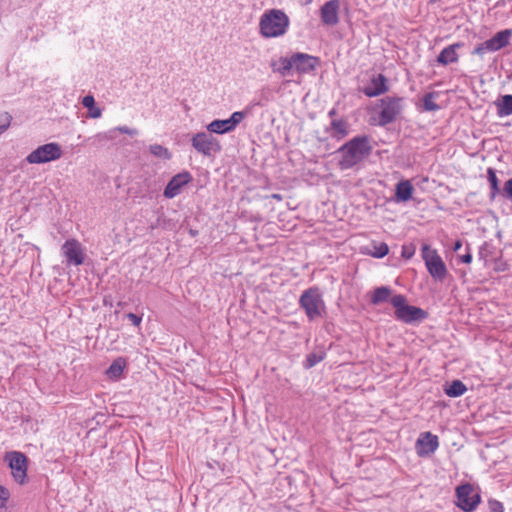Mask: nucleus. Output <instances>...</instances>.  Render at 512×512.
<instances>
[{"label": "nucleus", "instance_id": "obj_41", "mask_svg": "<svg viewBox=\"0 0 512 512\" xmlns=\"http://www.w3.org/2000/svg\"><path fill=\"white\" fill-rule=\"evenodd\" d=\"M272 197L275 198V199H281V196L278 195V194H274Z\"/></svg>", "mask_w": 512, "mask_h": 512}, {"label": "nucleus", "instance_id": "obj_21", "mask_svg": "<svg viewBox=\"0 0 512 512\" xmlns=\"http://www.w3.org/2000/svg\"><path fill=\"white\" fill-rule=\"evenodd\" d=\"M279 63L280 66L277 67V63L272 62L271 67L274 72H278L282 76L289 75L290 71L294 68V63L292 62V55L290 57H280Z\"/></svg>", "mask_w": 512, "mask_h": 512}, {"label": "nucleus", "instance_id": "obj_19", "mask_svg": "<svg viewBox=\"0 0 512 512\" xmlns=\"http://www.w3.org/2000/svg\"><path fill=\"white\" fill-rule=\"evenodd\" d=\"M462 43H454L445 47L437 57V62L443 66H446L450 63H456L459 59L457 54V49L462 47Z\"/></svg>", "mask_w": 512, "mask_h": 512}, {"label": "nucleus", "instance_id": "obj_6", "mask_svg": "<svg viewBox=\"0 0 512 512\" xmlns=\"http://www.w3.org/2000/svg\"><path fill=\"white\" fill-rule=\"evenodd\" d=\"M62 156V148L58 143L51 142L39 146L32 151L26 161L29 164H42L60 159Z\"/></svg>", "mask_w": 512, "mask_h": 512}, {"label": "nucleus", "instance_id": "obj_17", "mask_svg": "<svg viewBox=\"0 0 512 512\" xmlns=\"http://www.w3.org/2000/svg\"><path fill=\"white\" fill-rule=\"evenodd\" d=\"M191 179V175L188 172L179 173L172 177L164 190V196L166 198H173L177 196L181 188L187 184Z\"/></svg>", "mask_w": 512, "mask_h": 512}, {"label": "nucleus", "instance_id": "obj_8", "mask_svg": "<svg viewBox=\"0 0 512 512\" xmlns=\"http://www.w3.org/2000/svg\"><path fill=\"white\" fill-rule=\"evenodd\" d=\"M456 505L464 512H473L481 502V496L475 492L474 487L469 484H463L456 488Z\"/></svg>", "mask_w": 512, "mask_h": 512}, {"label": "nucleus", "instance_id": "obj_22", "mask_svg": "<svg viewBox=\"0 0 512 512\" xmlns=\"http://www.w3.org/2000/svg\"><path fill=\"white\" fill-rule=\"evenodd\" d=\"M497 114L500 117L509 116L512 114V95L502 96L499 102H496Z\"/></svg>", "mask_w": 512, "mask_h": 512}, {"label": "nucleus", "instance_id": "obj_40", "mask_svg": "<svg viewBox=\"0 0 512 512\" xmlns=\"http://www.w3.org/2000/svg\"><path fill=\"white\" fill-rule=\"evenodd\" d=\"M462 247V242L460 240H457L455 243H454V246H453V250L454 251H458L460 250Z\"/></svg>", "mask_w": 512, "mask_h": 512}, {"label": "nucleus", "instance_id": "obj_13", "mask_svg": "<svg viewBox=\"0 0 512 512\" xmlns=\"http://www.w3.org/2000/svg\"><path fill=\"white\" fill-rule=\"evenodd\" d=\"M62 253L68 264L79 266L84 262V251L80 242L76 239L67 240L62 246Z\"/></svg>", "mask_w": 512, "mask_h": 512}, {"label": "nucleus", "instance_id": "obj_9", "mask_svg": "<svg viewBox=\"0 0 512 512\" xmlns=\"http://www.w3.org/2000/svg\"><path fill=\"white\" fill-rule=\"evenodd\" d=\"M191 144L198 153L207 157H211L221 151L219 141L211 133H196L191 139Z\"/></svg>", "mask_w": 512, "mask_h": 512}, {"label": "nucleus", "instance_id": "obj_12", "mask_svg": "<svg viewBox=\"0 0 512 512\" xmlns=\"http://www.w3.org/2000/svg\"><path fill=\"white\" fill-rule=\"evenodd\" d=\"M246 117V112L236 111L230 118L224 120H214L207 125L210 133L224 134L233 131L236 126Z\"/></svg>", "mask_w": 512, "mask_h": 512}, {"label": "nucleus", "instance_id": "obj_14", "mask_svg": "<svg viewBox=\"0 0 512 512\" xmlns=\"http://www.w3.org/2000/svg\"><path fill=\"white\" fill-rule=\"evenodd\" d=\"M438 437L431 432H423L416 441V452L419 457H428L438 448Z\"/></svg>", "mask_w": 512, "mask_h": 512}, {"label": "nucleus", "instance_id": "obj_2", "mask_svg": "<svg viewBox=\"0 0 512 512\" xmlns=\"http://www.w3.org/2000/svg\"><path fill=\"white\" fill-rule=\"evenodd\" d=\"M289 26L288 15L280 9L266 10L259 19V33L266 39L284 36Z\"/></svg>", "mask_w": 512, "mask_h": 512}, {"label": "nucleus", "instance_id": "obj_25", "mask_svg": "<svg viewBox=\"0 0 512 512\" xmlns=\"http://www.w3.org/2000/svg\"><path fill=\"white\" fill-rule=\"evenodd\" d=\"M125 366V360L123 358H118L112 362L106 373L109 378H118L122 374Z\"/></svg>", "mask_w": 512, "mask_h": 512}, {"label": "nucleus", "instance_id": "obj_36", "mask_svg": "<svg viewBox=\"0 0 512 512\" xmlns=\"http://www.w3.org/2000/svg\"><path fill=\"white\" fill-rule=\"evenodd\" d=\"M126 317L132 322L133 325L139 326L142 318L134 313H128Z\"/></svg>", "mask_w": 512, "mask_h": 512}, {"label": "nucleus", "instance_id": "obj_27", "mask_svg": "<svg viewBox=\"0 0 512 512\" xmlns=\"http://www.w3.org/2000/svg\"><path fill=\"white\" fill-rule=\"evenodd\" d=\"M391 296V290L388 287H378L375 289L371 302L374 305L386 302Z\"/></svg>", "mask_w": 512, "mask_h": 512}, {"label": "nucleus", "instance_id": "obj_39", "mask_svg": "<svg viewBox=\"0 0 512 512\" xmlns=\"http://www.w3.org/2000/svg\"><path fill=\"white\" fill-rule=\"evenodd\" d=\"M414 254V251L413 250H408L407 248H403V251H402V256L409 259L412 257V255Z\"/></svg>", "mask_w": 512, "mask_h": 512}, {"label": "nucleus", "instance_id": "obj_4", "mask_svg": "<svg viewBox=\"0 0 512 512\" xmlns=\"http://www.w3.org/2000/svg\"><path fill=\"white\" fill-rule=\"evenodd\" d=\"M299 304L311 321L322 317L325 311V303L318 288L305 290L300 296Z\"/></svg>", "mask_w": 512, "mask_h": 512}, {"label": "nucleus", "instance_id": "obj_7", "mask_svg": "<svg viewBox=\"0 0 512 512\" xmlns=\"http://www.w3.org/2000/svg\"><path fill=\"white\" fill-rule=\"evenodd\" d=\"M403 98L385 97L380 100V108L378 124L385 126L397 119L403 109Z\"/></svg>", "mask_w": 512, "mask_h": 512}, {"label": "nucleus", "instance_id": "obj_33", "mask_svg": "<svg viewBox=\"0 0 512 512\" xmlns=\"http://www.w3.org/2000/svg\"><path fill=\"white\" fill-rule=\"evenodd\" d=\"M11 116L8 113L0 115V135L10 126Z\"/></svg>", "mask_w": 512, "mask_h": 512}, {"label": "nucleus", "instance_id": "obj_32", "mask_svg": "<svg viewBox=\"0 0 512 512\" xmlns=\"http://www.w3.org/2000/svg\"><path fill=\"white\" fill-rule=\"evenodd\" d=\"M389 252L388 245L385 243H380L379 245L375 246V251L373 253V256L376 258H382L386 256Z\"/></svg>", "mask_w": 512, "mask_h": 512}, {"label": "nucleus", "instance_id": "obj_37", "mask_svg": "<svg viewBox=\"0 0 512 512\" xmlns=\"http://www.w3.org/2000/svg\"><path fill=\"white\" fill-rule=\"evenodd\" d=\"M10 493L7 488L0 485V500L6 502L9 499Z\"/></svg>", "mask_w": 512, "mask_h": 512}, {"label": "nucleus", "instance_id": "obj_3", "mask_svg": "<svg viewBox=\"0 0 512 512\" xmlns=\"http://www.w3.org/2000/svg\"><path fill=\"white\" fill-rule=\"evenodd\" d=\"M390 301L395 308V317L399 321L411 324L427 318V312L419 307L408 305L404 295H394Z\"/></svg>", "mask_w": 512, "mask_h": 512}, {"label": "nucleus", "instance_id": "obj_34", "mask_svg": "<svg viewBox=\"0 0 512 512\" xmlns=\"http://www.w3.org/2000/svg\"><path fill=\"white\" fill-rule=\"evenodd\" d=\"M500 192L504 198L512 201V178L505 182L504 187Z\"/></svg>", "mask_w": 512, "mask_h": 512}, {"label": "nucleus", "instance_id": "obj_31", "mask_svg": "<svg viewBox=\"0 0 512 512\" xmlns=\"http://www.w3.org/2000/svg\"><path fill=\"white\" fill-rule=\"evenodd\" d=\"M324 358V354H316V353H312V354H309L307 356V359H306V367L307 368H311L313 366H315L317 363L321 362Z\"/></svg>", "mask_w": 512, "mask_h": 512}, {"label": "nucleus", "instance_id": "obj_18", "mask_svg": "<svg viewBox=\"0 0 512 512\" xmlns=\"http://www.w3.org/2000/svg\"><path fill=\"white\" fill-rule=\"evenodd\" d=\"M387 80L383 74L373 77L369 86L364 89V93L368 97H375L385 93L388 90Z\"/></svg>", "mask_w": 512, "mask_h": 512}, {"label": "nucleus", "instance_id": "obj_35", "mask_svg": "<svg viewBox=\"0 0 512 512\" xmlns=\"http://www.w3.org/2000/svg\"><path fill=\"white\" fill-rule=\"evenodd\" d=\"M115 130L119 131L120 133H123V134H128L130 136H135L138 134V130L135 129V128H129L127 126H118L115 128Z\"/></svg>", "mask_w": 512, "mask_h": 512}, {"label": "nucleus", "instance_id": "obj_26", "mask_svg": "<svg viewBox=\"0 0 512 512\" xmlns=\"http://www.w3.org/2000/svg\"><path fill=\"white\" fill-rule=\"evenodd\" d=\"M467 391V387L460 380H454L447 388L445 393L449 397H459Z\"/></svg>", "mask_w": 512, "mask_h": 512}, {"label": "nucleus", "instance_id": "obj_23", "mask_svg": "<svg viewBox=\"0 0 512 512\" xmlns=\"http://www.w3.org/2000/svg\"><path fill=\"white\" fill-rule=\"evenodd\" d=\"M82 105L86 107L88 111V117L90 118H100L102 115V110L95 105V99L92 95H86L82 99Z\"/></svg>", "mask_w": 512, "mask_h": 512}, {"label": "nucleus", "instance_id": "obj_38", "mask_svg": "<svg viewBox=\"0 0 512 512\" xmlns=\"http://www.w3.org/2000/svg\"><path fill=\"white\" fill-rule=\"evenodd\" d=\"M459 258H460L461 262H463V263H466V264L471 263L472 254L470 253L469 248H467L466 254H464L463 256H459Z\"/></svg>", "mask_w": 512, "mask_h": 512}, {"label": "nucleus", "instance_id": "obj_15", "mask_svg": "<svg viewBox=\"0 0 512 512\" xmlns=\"http://www.w3.org/2000/svg\"><path fill=\"white\" fill-rule=\"evenodd\" d=\"M292 62L294 63V69L299 73H309L316 69L319 65V58L306 54V53H294L292 55Z\"/></svg>", "mask_w": 512, "mask_h": 512}, {"label": "nucleus", "instance_id": "obj_1", "mask_svg": "<svg viewBox=\"0 0 512 512\" xmlns=\"http://www.w3.org/2000/svg\"><path fill=\"white\" fill-rule=\"evenodd\" d=\"M372 147L367 136H356L343 146L338 152L341 154L339 166L342 170H347L362 162L369 156Z\"/></svg>", "mask_w": 512, "mask_h": 512}, {"label": "nucleus", "instance_id": "obj_5", "mask_svg": "<svg viewBox=\"0 0 512 512\" xmlns=\"http://www.w3.org/2000/svg\"><path fill=\"white\" fill-rule=\"evenodd\" d=\"M422 258L431 277L437 281H443L447 275V268L438 252L424 244L422 246Z\"/></svg>", "mask_w": 512, "mask_h": 512}, {"label": "nucleus", "instance_id": "obj_10", "mask_svg": "<svg viewBox=\"0 0 512 512\" xmlns=\"http://www.w3.org/2000/svg\"><path fill=\"white\" fill-rule=\"evenodd\" d=\"M512 35V30L505 29L498 33H496L489 40L484 41L479 44L473 51V54L483 56L486 52H495L504 47H506L510 43V38Z\"/></svg>", "mask_w": 512, "mask_h": 512}, {"label": "nucleus", "instance_id": "obj_30", "mask_svg": "<svg viewBox=\"0 0 512 512\" xmlns=\"http://www.w3.org/2000/svg\"><path fill=\"white\" fill-rule=\"evenodd\" d=\"M423 107L426 111H436L439 109V106L434 102V94L427 93L423 97Z\"/></svg>", "mask_w": 512, "mask_h": 512}, {"label": "nucleus", "instance_id": "obj_11", "mask_svg": "<svg viewBox=\"0 0 512 512\" xmlns=\"http://www.w3.org/2000/svg\"><path fill=\"white\" fill-rule=\"evenodd\" d=\"M5 460L8 461L15 481L23 484L27 477V457L22 452L11 451L6 454Z\"/></svg>", "mask_w": 512, "mask_h": 512}, {"label": "nucleus", "instance_id": "obj_16", "mask_svg": "<svg viewBox=\"0 0 512 512\" xmlns=\"http://www.w3.org/2000/svg\"><path fill=\"white\" fill-rule=\"evenodd\" d=\"M339 0H330L324 3L320 9L322 22L328 26H336L339 23Z\"/></svg>", "mask_w": 512, "mask_h": 512}, {"label": "nucleus", "instance_id": "obj_20", "mask_svg": "<svg viewBox=\"0 0 512 512\" xmlns=\"http://www.w3.org/2000/svg\"><path fill=\"white\" fill-rule=\"evenodd\" d=\"M414 188L408 180H402L397 183L395 198L397 202H406L412 198Z\"/></svg>", "mask_w": 512, "mask_h": 512}, {"label": "nucleus", "instance_id": "obj_29", "mask_svg": "<svg viewBox=\"0 0 512 512\" xmlns=\"http://www.w3.org/2000/svg\"><path fill=\"white\" fill-rule=\"evenodd\" d=\"M150 153L155 157L170 159L171 154L167 148L159 144H153L149 147Z\"/></svg>", "mask_w": 512, "mask_h": 512}, {"label": "nucleus", "instance_id": "obj_24", "mask_svg": "<svg viewBox=\"0 0 512 512\" xmlns=\"http://www.w3.org/2000/svg\"><path fill=\"white\" fill-rule=\"evenodd\" d=\"M332 133L331 136L338 140L342 139L348 134V125L345 120H333L331 122Z\"/></svg>", "mask_w": 512, "mask_h": 512}, {"label": "nucleus", "instance_id": "obj_42", "mask_svg": "<svg viewBox=\"0 0 512 512\" xmlns=\"http://www.w3.org/2000/svg\"><path fill=\"white\" fill-rule=\"evenodd\" d=\"M313 0H304V4H310Z\"/></svg>", "mask_w": 512, "mask_h": 512}, {"label": "nucleus", "instance_id": "obj_28", "mask_svg": "<svg viewBox=\"0 0 512 512\" xmlns=\"http://www.w3.org/2000/svg\"><path fill=\"white\" fill-rule=\"evenodd\" d=\"M488 181L491 186L490 199L494 200L496 195L500 193L499 182L496 176V172L493 168L487 170Z\"/></svg>", "mask_w": 512, "mask_h": 512}]
</instances>
